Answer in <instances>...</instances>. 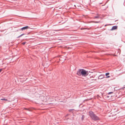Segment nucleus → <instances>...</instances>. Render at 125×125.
Wrapping results in <instances>:
<instances>
[{
    "label": "nucleus",
    "instance_id": "17",
    "mask_svg": "<svg viewBox=\"0 0 125 125\" xmlns=\"http://www.w3.org/2000/svg\"><path fill=\"white\" fill-rule=\"evenodd\" d=\"M25 43H26V42H23V43H22V44L23 45H24L25 44Z\"/></svg>",
    "mask_w": 125,
    "mask_h": 125
},
{
    "label": "nucleus",
    "instance_id": "15",
    "mask_svg": "<svg viewBox=\"0 0 125 125\" xmlns=\"http://www.w3.org/2000/svg\"><path fill=\"white\" fill-rule=\"evenodd\" d=\"M109 74V73H105V75L106 76H107Z\"/></svg>",
    "mask_w": 125,
    "mask_h": 125
},
{
    "label": "nucleus",
    "instance_id": "4",
    "mask_svg": "<svg viewBox=\"0 0 125 125\" xmlns=\"http://www.w3.org/2000/svg\"><path fill=\"white\" fill-rule=\"evenodd\" d=\"M30 28L28 26H26L25 27H23L22 28H21L20 29H19V30H21L22 31H23V30H25L26 29H28Z\"/></svg>",
    "mask_w": 125,
    "mask_h": 125
},
{
    "label": "nucleus",
    "instance_id": "5",
    "mask_svg": "<svg viewBox=\"0 0 125 125\" xmlns=\"http://www.w3.org/2000/svg\"><path fill=\"white\" fill-rule=\"evenodd\" d=\"M54 31L53 30H50L49 31V33L50 35L51 36L53 34V33H54Z\"/></svg>",
    "mask_w": 125,
    "mask_h": 125
},
{
    "label": "nucleus",
    "instance_id": "11",
    "mask_svg": "<svg viewBox=\"0 0 125 125\" xmlns=\"http://www.w3.org/2000/svg\"><path fill=\"white\" fill-rule=\"evenodd\" d=\"M84 118V115H82V118H81V119L82 120H83Z\"/></svg>",
    "mask_w": 125,
    "mask_h": 125
},
{
    "label": "nucleus",
    "instance_id": "16",
    "mask_svg": "<svg viewBox=\"0 0 125 125\" xmlns=\"http://www.w3.org/2000/svg\"><path fill=\"white\" fill-rule=\"evenodd\" d=\"M73 110V109H70L69 110V111L70 112H71V111Z\"/></svg>",
    "mask_w": 125,
    "mask_h": 125
},
{
    "label": "nucleus",
    "instance_id": "24",
    "mask_svg": "<svg viewBox=\"0 0 125 125\" xmlns=\"http://www.w3.org/2000/svg\"><path fill=\"white\" fill-rule=\"evenodd\" d=\"M58 30H56L55 31H58Z\"/></svg>",
    "mask_w": 125,
    "mask_h": 125
},
{
    "label": "nucleus",
    "instance_id": "18",
    "mask_svg": "<svg viewBox=\"0 0 125 125\" xmlns=\"http://www.w3.org/2000/svg\"><path fill=\"white\" fill-rule=\"evenodd\" d=\"M112 93H113V92H109L108 93V94H111Z\"/></svg>",
    "mask_w": 125,
    "mask_h": 125
},
{
    "label": "nucleus",
    "instance_id": "7",
    "mask_svg": "<svg viewBox=\"0 0 125 125\" xmlns=\"http://www.w3.org/2000/svg\"><path fill=\"white\" fill-rule=\"evenodd\" d=\"M117 26H114L113 27L111 30H113L116 29L117 28Z\"/></svg>",
    "mask_w": 125,
    "mask_h": 125
},
{
    "label": "nucleus",
    "instance_id": "23",
    "mask_svg": "<svg viewBox=\"0 0 125 125\" xmlns=\"http://www.w3.org/2000/svg\"><path fill=\"white\" fill-rule=\"evenodd\" d=\"M83 29H86V28H84H84H83Z\"/></svg>",
    "mask_w": 125,
    "mask_h": 125
},
{
    "label": "nucleus",
    "instance_id": "13",
    "mask_svg": "<svg viewBox=\"0 0 125 125\" xmlns=\"http://www.w3.org/2000/svg\"><path fill=\"white\" fill-rule=\"evenodd\" d=\"M92 22H94V23H99L100 22V21H92Z\"/></svg>",
    "mask_w": 125,
    "mask_h": 125
},
{
    "label": "nucleus",
    "instance_id": "14",
    "mask_svg": "<svg viewBox=\"0 0 125 125\" xmlns=\"http://www.w3.org/2000/svg\"><path fill=\"white\" fill-rule=\"evenodd\" d=\"M27 110L29 111H32V110H31V108H29L28 109H27Z\"/></svg>",
    "mask_w": 125,
    "mask_h": 125
},
{
    "label": "nucleus",
    "instance_id": "19",
    "mask_svg": "<svg viewBox=\"0 0 125 125\" xmlns=\"http://www.w3.org/2000/svg\"><path fill=\"white\" fill-rule=\"evenodd\" d=\"M110 77V76H107V77H106V78H109Z\"/></svg>",
    "mask_w": 125,
    "mask_h": 125
},
{
    "label": "nucleus",
    "instance_id": "9",
    "mask_svg": "<svg viewBox=\"0 0 125 125\" xmlns=\"http://www.w3.org/2000/svg\"><path fill=\"white\" fill-rule=\"evenodd\" d=\"M1 100L3 101L4 102H7L8 101V100L7 99H6L5 98H3L1 99H0Z\"/></svg>",
    "mask_w": 125,
    "mask_h": 125
},
{
    "label": "nucleus",
    "instance_id": "6",
    "mask_svg": "<svg viewBox=\"0 0 125 125\" xmlns=\"http://www.w3.org/2000/svg\"><path fill=\"white\" fill-rule=\"evenodd\" d=\"M95 76L94 75H92L91 74H90L88 76V78H92L95 77Z\"/></svg>",
    "mask_w": 125,
    "mask_h": 125
},
{
    "label": "nucleus",
    "instance_id": "8",
    "mask_svg": "<svg viewBox=\"0 0 125 125\" xmlns=\"http://www.w3.org/2000/svg\"><path fill=\"white\" fill-rule=\"evenodd\" d=\"M44 35L47 36H48L49 35H50L49 33V32H46L44 33Z\"/></svg>",
    "mask_w": 125,
    "mask_h": 125
},
{
    "label": "nucleus",
    "instance_id": "22",
    "mask_svg": "<svg viewBox=\"0 0 125 125\" xmlns=\"http://www.w3.org/2000/svg\"><path fill=\"white\" fill-rule=\"evenodd\" d=\"M107 25H105V26H107Z\"/></svg>",
    "mask_w": 125,
    "mask_h": 125
},
{
    "label": "nucleus",
    "instance_id": "12",
    "mask_svg": "<svg viewBox=\"0 0 125 125\" xmlns=\"http://www.w3.org/2000/svg\"><path fill=\"white\" fill-rule=\"evenodd\" d=\"M24 34H22L21 35H20L18 37V38H19L20 37H21V36H23V35H24Z\"/></svg>",
    "mask_w": 125,
    "mask_h": 125
},
{
    "label": "nucleus",
    "instance_id": "25",
    "mask_svg": "<svg viewBox=\"0 0 125 125\" xmlns=\"http://www.w3.org/2000/svg\"><path fill=\"white\" fill-rule=\"evenodd\" d=\"M17 31H18V30H17Z\"/></svg>",
    "mask_w": 125,
    "mask_h": 125
},
{
    "label": "nucleus",
    "instance_id": "2",
    "mask_svg": "<svg viewBox=\"0 0 125 125\" xmlns=\"http://www.w3.org/2000/svg\"><path fill=\"white\" fill-rule=\"evenodd\" d=\"M89 115L91 118L94 121L99 120V118L94 113L91 111L89 112Z\"/></svg>",
    "mask_w": 125,
    "mask_h": 125
},
{
    "label": "nucleus",
    "instance_id": "20",
    "mask_svg": "<svg viewBox=\"0 0 125 125\" xmlns=\"http://www.w3.org/2000/svg\"><path fill=\"white\" fill-rule=\"evenodd\" d=\"M2 70V69H0V73L1 72V71Z\"/></svg>",
    "mask_w": 125,
    "mask_h": 125
},
{
    "label": "nucleus",
    "instance_id": "3",
    "mask_svg": "<svg viewBox=\"0 0 125 125\" xmlns=\"http://www.w3.org/2000/svg\"><path fill=\"white\" fill-rule=\"evenodd\" d=\"M105 75L104 74H101L98 77V79H102L104 78Z\"/></svg>",
    "mask_w": 125,
    "mask_h": 125
},
{
    "label": "nucleus",
    "instance_id": "1",
    "mask_svg": "<svg viewBox=\"0 0 125 125\" xmlns=\"http://www.w3.org/2000/svg\"><path fill=\"white\" fill-rule=\"evenodd\" d=\"M77 74L79 76L82 75V76H85L89 74V73L88 71L84 70L81 69L77 72Z\"/></svg>",
    "mask_w": 125,
    "mask_h": 125
},
{
    "label": "nucleus",
    "instance_id": "21",
    "mask_svg": "<svg viewBox=\"0 0 125 125\" xmlns=\"http://www.w3.org/2000/svg\"><path fill=\"white\" fill-rule=\"evenodd\" d=\"M43 32L44 33H45V32L44 31Z\"/></svg>",
    "mask_w": 125,
    "mask_h": 125
},
{
    "label": "nucleus",
    "instance_id": "10",
    "mask_svg": "<svg viewBox=\"0 0 125 125\" xmlns=\"http://www.w3.org/2000/svg\"><path fill=\"white\" fill-rule=\"evenodd\" d=\"M100 17V16L99 15H97L95 16L94 18L95 19L99 18Z\"/></svg>",
    "mask_w": 125,
    "mask_h": 125
}]
</instances>
